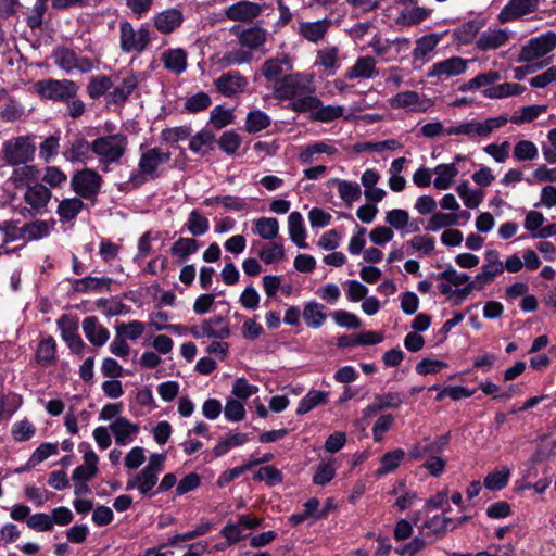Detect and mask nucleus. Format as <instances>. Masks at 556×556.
<instances>
[{"instance_id": "21", "label": "nucleus", "mask_w": 556, "mask_h": 556, "mask_svg": "<svg viewBox=\"0 0 556 556\" xmlns=\"http://www.w3.org/2000/svg\"><path fill=\"white\" fill-rule=\"evenodd\" d=\"M378 75L377 61L369 55L358 58L345 73L349 79H371Z\"/></svg>"}, {"instance_id": "45", "label": "nucleus", "mask_w": 556, "mask_h": 556, "mask_svg": "<svg viewBox=\"0 0 556 556\" xmlns=\"http://www.w3.org/2000/svg\"><path fill=\"white\" fill-rule=\"evenodd\" d=\"M112 87L113 81L109 76H92L87 86V93L91 99L97 100L103 94H105Z\"/></svg>"}, {"instance_id": "48", "label": "nucleus", "mask_w": 556, "mask_h": 556, "mask_svg": "<svg viewBox=\"0 0 556 556\" xmlns=\"http://www.w3.org/2000/svg\"><path fill=\"white\" fill-rule=\"evenodd\" d=\"M258 257L265 264H273L285 258V249L281 242L271 241L262 247Z\"/></svg>"}, {"instance_id": "31", "label": "nucleus", "mask_w": 556, "mask_h": 556, "mask_svg": "<svg viewBox=\"0 0 556 556\" xmlns=\"http://www.w3.org/2000/svg\"><path fill=\"white\" fill-rule=\"evenodd\" d=\"M302 315L306 326L313 329L320 328L327 319L326 307L315 301L307 302L304 305Z\"/></svg>"}, {"instance_id": "43", "label": "nucleus", "mask_w": 556, "mask_h": 556, "mask_svg": "<svg viewBox=\"0 0 556 556\" xmlns=\"http://www.w3.org/2000/svg\"><path fill=\"white\" fill-rule=\"evenodd\" d=\"M457 225V218L453 212L444 213L441 211H434L432 216L428 219L425 229L427 231H439L443 228L452 227Z\"/></svg>"}, {"instance_id": "59", "label": "nucleus", "mask_w": 556, "mask_h": 556, "mask_svg": "<svg viewBox=\"0 0 556 556\" xmlns=\"http://www.w3.org/2000/svg\"><path fill=\"white\" fill-rule=\"evenodd\" d=\"M199 249V242L193 238H179L170 248L173 255L186 258L195 253Z\"/></svg>"}, {"instance_id": "11", "label": "nucleus", "mask_w": 556, "mask_h": 556, "mask_svg": "<svg viewBox=\"0 0 556 556\" xmlns=\"http://www.w3.org/2000/svg\"><path fill=\"white\" fill-rule=\"evenodd\" d=\"M54 63L65 71L71 73L77 70L80 73H88L93 70V62L89 58L79 56L73 50L66 47H58L52 54Z\"/></svg>"}, {"instance_id": "17", "label": "nucleus", "mask_w": 556, "mask_h": 556, "mask_svg": "<svg viewBox=\"0 0 556 556\" xmlns=\"http://www.w3.org/2000/svg\"><path fill=\"white\" fill-rule=\"evenodd\" d=\"M485 263L482 266L481 273H479L475 279L480 285V288H484L494 280V278L504 271V265L500 260V253L496 250H486L484 253Z\"/></svg>"}, {"instance_id": "47", "label": "nucleus", "mask_w": 556, "mask_h": 556, "mask_svg": "<svg viewBox=\"0 0 556 556\" xmlns=\"http://www.w3.org/2000/svg\"><path fill=\"white\" fill-rule=\"evenodd\" d=\"M58 453V445L53 443H41L31 454L29 459L26 463V466L20 470L18 472L33 468L40 464L41 462L46 460L51 455H54Z\"/></svg>"}, {"instance_id": "12", "label": "nucleus", "mask_w": 556, "mask_h": 556, "mask_svg": "<svg viewBox=\"0 0 556 556\" xmlns=\"http://www.w3.org/2000/svg\"><path fill=\"white\" fill-rule=\"evenodd\" d=\"M468 61L460 56H452L446 60L434 63L427 76L428 78H434L437 83H442L451 77L459 76L466 72Z\"/></svg>"}, {"instance_id": "44", "label": "nucleus", "mask_w": 556, "mask_h": 556, "mask_svg": "<svg viewBox=\"0 0 556 556\" xmlns=\"http://www.w3.org/2000/svg\"><path fill=\"white\" fill-rule=\"evenodd\" d=\"M266 41V33L260 27H250L242 30L239 36V42L241 47L249 49H256Z\"/></svg>"}, {"instance_id": "20", "label": "nucleus", "mask_w": 556, "mask_h": 556, "mask_svg": "<svg viewBox=\"0 0 556 556\" xmlns=\"http://www.w3.org/2000/svg\"><path fill=\"white\" fill-rule=\"evenodd\" d=\"M109 429L113 433L117 445H126L130 443L139 432V426L125 417L115 418V420L109 426Z\"/></svg>"}, {"instance_id": "25", "label": "nucleus", "mask_w": 556, "mask_h": 556, "mask_svg": "<svg viewBox=\"0 0 556 556\" xmlns=\"http://www.w3.org/2000/svg\"><path fill=\"white\" fill-rule=\"evenodd\" d=\"M261 5L251 1H239L226 10V16L231 21L248 22L256 17Z\"/></svg>"}, {"instance_id": "1", "label": "nucleus", "mask_w": 556, "mask_h": 556, "mask_svg": "<svg viewBox=\"0 0 556 556\" xmlns=\"http://www.w3.org/2000/svg\"><path fill=\"white\" fill-rule=\"evenodd\" d=\"M313 77L301 73L283 75L274 85V94L280 100H290L289 109L296 113H306L319 105L314 96Z\"/></svg>"}, {"instance_id": "24", "label": "nucleus", "mask_w": 556, "mask_h": 556, "mask_svg": "<svg viewBox=\"0 0 556 556\" xmlns=\"http://www.w3.org/2000/svg\"><path fill=\"white\" fill-rule=\"evenodd\" d=\"M83 330L86 338L94 346L104 345L110 338V331L101 324H99L97 317L94 316L86 317L83 320Z\"/></svg>"}, {"instance_id": "42", "label": "nucleus", "mask_w": 556, "mask_h": 556, "mask_svg": "<svg viewBox=\"0 0 556 556\" xmlns=\"http://www.w3.org/2000/svg\"><path fill=\"white\" fill-rule=\"evenodd\" d=\"M84 203L79 198L64 199L58 206V214L62 222H70L81 212Z\"/></svg>"}, {"instance_id": "28", "label": "nucleus", "mask_w": 556, "mask_h": 556, "mask_svg": "<svg viewBox=\"0 0 556 556\" xmlns=\"http://www.w3.org/2000/svg\"><path fill=\"white\" fill-rule=\"evenodd\" d=\"M161 60L167 71L177 75L182 74L187 68V52L181 48L164 51Z\"/></svg>"}, {"instance_id": "3", "label": "nucleus", "mask_w": 556, "mask_h": 556, "mask_svg": "<svg viewBox=\"0 0 556 556\" xmlns=\"http://www.w3.org/2000/svg\"><path fill=\"white\" fill-rule=\"evenodd\" d=\"M127 147V136L122 132L102 136L93 140V154L98 156L102 165L109 166L121 161Z\"/></svg>"}, {"instance_id": "40", "label": "nucleus", "mask_w": 556, "mask_h": 556, "mask_svg": "<svg viewBox=\"0 0 556 556\" xmlns=\"http://www.w3.org/2000/svg\"><path fill=\"white\" fill-rule=\"evenodd\" d=\"M329 394L319 390H311L300 402L296 408L298 415H304L313 408L326 404Z\"/></svg>"}, {"instance_id": "38", "label": "nucleus", "mask_w": 556, "mask_h": 556, "mask_svg": "<svg viewBox=\"0 0 556 556\" xmlns=\"http://www.w3.org/2000/svg\"><path fill=\"white\" fill-rule=\"evenodd\" d=\"M254 233L263 240L271 241L279 232V222L274 217H260L253 222Z\"/></svg>"}, {"instance_id": "54", "label": "nucleus", "mask_w": 556, "mask_h": 556, "mask_svg": "<svg viewBox=\"0 0 556 556\" xmlns=\"http://www.w3.org/2000/svg\"><path fill=\"white\" fill-rule=\"evenodd\" d=\"M269 125V116L260 110L251 111L245 119V130L250 134L258 132Z\"/></svg>"}, {"instance_id": "27", "label": "nucleus", "mask_w": 556, "mask_h": 556, "mask_svg": "<svg viewBox=\"0 0 556 556\" xmlns=\"http://www.w3.org/2000/svg\"><path fill=\"white\" fill-rule=\"evenodd\" d=\"M4 103L0 106V119L7 123L21 121L25 116V106L22 102L9 94L2 98Z\"/></svg>"}, {"instance_id": "23", "label": "nucleus", "mask_w": 556, "mask_h": 556, "mask_svg": "<svg viewBox=\"0 0 556 556\" xmlns=\"http://www.w3.org/2000/svg\"><path fill=\"white\" fill-rule=\"evenodd\" d=\"M182 21V12L173 8L157 13L154 16V26L163 34H170L181 25Z\"/></svg>"}, {"instance_id": "4", "label": "nucleus", "mask_w": 556, "mask_h": 556, "mask_svg": "<svg viewBox=\"0 0 556 556\" xmlns=\"http://www.w3.org/2000/svg\"><path fill=\"white\" fill-rule=\"evenodd\" d=\"M508 122V117L505 115H500L496 117H489L484 122L477 121H468L460 123L456 126L447 127L445 134L448 136L452 135H462L467 137L470 140H475L477 138H486L489 137L495 129H498L505 126Z\"/></svg>"}, {"instance_id": "14", "label": "nucleus", "mask_w": 556, "mask_h": 556, "mask_svg": "<svg viewBox=\"0 0 556 556\" xmlns=\"http://www.w3.org/2000/svg\"><path fill=\"white\" fill-rule=\"evenodd\" d=\"M450 432H446L434 440H431L429 437H425L420 442L415 443L410 447L408 456L414 460H418L424 458L426 455H429V457L432 455H439L450 444Z\"/></svg>"}, {"instance_id": "6", "label": "nucleus", "mask_w": 556, "mask_h": 556, "mask_svg": "<svg viewBox=\"0 0 556 556\" xmlns=\"http://www.w3.org/2000/svg\"><path fill=\"white\" fill-rule=\"evenodd\" d=\"M151 42L150 30L147 26L135 29L128 21L119 23V48L125 53H141Z\"/></svg>"}, {"instance_id": "46", "label": "nucleus", "mask_w": 556, "mask_h": 556, "mask_svg": "<svg viewBox=\"0 0 556 556\" xmlns=\"http://www.w3.org/2000/svg\"><path fill=\"white\" fill-rule=\"evenodd\" d=\"M404 457H405V452L402 448H395L391 452L386 453L381 457V466L377 470V475L383 476L391 471H394L401 465Z\"/></svg>"}, {"instance_id": "36", "label": "nucleus", "mask_w": 556, "mask_h": 556, "mask_svg": "<svg viewBox=\"0 0 556 556\" xmlns=\"http://www.w3.org/2000/svg\"><path fill=\"white\" fill-rule=\"evenodd\" d=\"M433 173L435 174V179L433 181L434 187L438 190H446L453 185L454 179L458 174V169L454 163L440 164L435 166Z\"/></svg>"}, {"instance_id": "22", "label": "nucleus", "mask_w": 556, "mask_h": 556, "mask_svg": "<svg viewBox=\"0 0 556 556\" xmlns=\"http://www.w3.org/2000/svg\"><path fill=\"white\" fill-rule=\"evenodd\" d=\"M330 18H323L314 22H300L298 33L309 42H318L323 40L331 27Z\"/></svg>"}, {"instance_id": "52", "label": "nucleus", "mask_w": 556, "mask_h": 556, "mask_svg": "<svg viewBox=\"0 0 556 556\" xmlns=\"http://www.w3.org/2000/svg\"><path fill=\"white\" fill-rule=\"evenodd\" d=\"M55 341L52 337L42 339L37 348L36 357L39 364L46 366L55 359Z\"/></svg>"}, {"instance_id": "2", "label": "nucleus", "mask_w": 556, "mask_h": 556, "mask_svg": "<svg viewBox=\"0 0 556 556\" xmlns=\"http://www.w3.org/2000/svg\"><path fill=\"white\" fill-rule=\"evenodd\" d=\"M172 153L162 148L154 147L144 150L138 162V170L129 177V182L135 187L143 185L148 180H154L161 176L159 167L170 160Z\"/></svg>"}, {"instance_id": "41", "label": "nucleus", "mask_w": 556, "mask_h": 556, "mask_svg": "<svg viewBox=\"0 0 556 556\" xmlns=\"http://www.w3.org/2000/svg\"><path fill=\"white\" fill-rule=\"evenodd\" d=\"M137 86L138 78L135 74H130L124 77L122 84L115 87L114 90L110 93L111 101L113 103L126 101L137 88Z\"/></svg>"}, {"instance_id": "37", "label": "nucleus", "mask_w": 556, "mask_h": 556, "mask_svg": "<svg viewBox=\"0 0 556 556\" xmlns=\"http://www.w3.org/2000/svg\"><path fill=\"white\" fill-rule=\"evenodd\" d=\"M455 528H457L455 520L444 515H435L421 526V529H428L430 533L439 536L445 535Z\"/></svg>"}, {"instance_id": "32", "label": "nucleus", "mask_w": 556, "mask_h": 556, "mask_svg": "<svg viewBox=\"0 0 556 556\" xmlns=\"http://www.w3.org/2000/svg\"><path fill=\"white\" fill-rule=\"evenodd\" d=\"M157 475L146 469H141L136 476L128 479L126 490L137 489L142 495H148L156 485Z\"/></svg>"}, {"instance_id": "64", "label": "nucleus", "mask_w": 556, "mask_h": 556, "mask_svg": "<svg viewBox=\"0 0 556 556\" xmlns=\"http://www.w3.org/2000/svg\"><path fill=\"white\" fill-rule=\"evenodd\" d=\"M456 190L464 204L469 208H476L482 201V193L480 191H471L467 182H462Z\"/></svg>"}, {"instance_id": "58", "label": "nucleus", "mask_w": 556, "mask_h": 556, "mask_svg": "<svg viewBox=\"0 0 556 556\" xmlns=\"http://www.w3.org/2000/svg\"><path fill=\"white\" fill-rule=\"evenodd\" d=\"M479 29L478 22L469 21L454 30V38L462 45L470 43L477 37Z\"/></svg>"}, {"instance_id": "60", "label": "nucleus", "mask_w": 556, "mask_h": 556, "mask_svg": "<svg viewBox=\"0 0 556 556\" xmlns=\"http://www.w3.org/2000/svg\"><path fill=\"white\" fill-rule=\"evenodd\" d=\"M211 103L212 101L207 93L198 92L185 101L184 108L189 113H199L206 110Z\"/></svg>"}, {"instance_id": "34", "label": "nucleus", "mask_w": 556, "mask_h": 556, "mask_svg": "<svg viewBox=\"0 0 556 556\" xmlns=\"http://www.w3.org/2000/svg\"><path fill=\"white\" fill-rule=\"evenodd\" d=\"M202 332L205 337L226 339L230 336V328L224 317L215 316L202 321Z\"/></svg>"}, {"instance_id": "62", "label": "nucleus", "mask_w": 556, "mask_h": 556, "mask_svg": "<svg viewBox=\"0 0 556 556\" xmlns=\"http://www.w3.org/2000/svg\"><path fill=\"white\" fill-rule=\"evenodd\" d=\"M431 11L422 7L406 9L401 13V21L404 25L418 24L430 15Z\"/></svg>"}, {"instance_id": "57", "label": "nucleus", "mask_w": 556, "mask_h": 556, "mask_svg": "<svg viewBox=\"0 0 556 556\" xmlns=\"http://www.w3.org/2000/svg\"><path fill=\"white\" fill-rule=\"evenodd\" d=\"M116 333L125 340H136L140 338L144 331V324L139 320L129 323H121L115 326Z\"/></svg>"}, {"instance_id": "8", "label": "nucleus", "mask_w": 556, "mask_h": 556, "mask_svg": "<svg viewBox=\"0 0 556 556\" xmlns=\"http://www.w3.org/2000/svg\"><path fill=\"white\" fill-rule=\"evenodd\" d=\"M103 179L98 172L84 168L76 172L71 179L73 191L86 200H94L101 190Z\"/></svg>"}, {"instance_id": "26", "label": "nucleus", "mask_w": 556, "mask_h": 556, "mask_svg": "<svg viewBox=\"0 0 556 556\" xmlns=\"http://www.w3.org/2000/svg\"><path fill=\"white\" fill-rule=\"evenodd\" d=\"M93 153V141L89 143L85 138L77 137L72 140L65 152V157L71 162L87 163Z\"/></svg>"}, {"instance_id": "18", "label": "nucleus", "mask_w": 556, "mask_h": 556, "mask_svg": "<svg viewBox=\"0 0 556 556\" xmlns=\"http://www.w3.org/2000/svg\"><path fill=\"white\" fill-rule=\"evenodd\" d=\"M292 70V60L288 54H281L266 60L262 67L261 74L267 81L280 80V76L287 75L286 73Z\"/></svg>"}, {"instance_id": "61", "label": "nucleus", "mask_w": 556, "mask_h": 556, "mask_svg": "<svg viewBox=\"0 0 556 556\" xmlns=\"http://www.w3.org/2000/svg\"><path fill=\"white\" fill-rule=\"evenodd\" d=\"M60 136L52 135L46 138L39 147V155L45 162H50L59 152Z\"/></svg>"}, {"instance_id": "55", "label": "nucleus", "mask_w": 556, "mask_h": 556, "mask_svg": "<svg viewBox=\"0 0 556 556\" xmlns=\"http://www.w3.org/2000/svg\"><path fill=\"white\" fill-rule=\"evenodd\" d=\"M186 227L192 236H202L207 232L210 223L199 211L193 210L188 216Z\"/></svg>"}, {"instance_id": "50", "label": "nucleus", "mask_w": 556, "mask_h": 556, "mask_svg": "<svg viewBox=\"0 0 556 556\" xmlns=\"http://www.w3.org/2000/svg\"><path fill=\"white\" fill-rule=\"evenodd\" d=\"M336 148L326 142H316L314 144L307 146L299 155V160L303 164H311L314 161V156L316 154L326 153L331 155L336 152Z\"/></svg>"}, {"instance_id": "13", "label": "nucleus", "mask_w": 556, "mask_h": 556, "mask_svg": "<svg viewBox=\"0 0 556 556\" xmlns=\"http://www.w3.org/2000/svg\"><path fill=\"white\" fill-rule=\"evenodd\" d=\"M540 0H509L497 15L501 24L514 22L538 11Z\"/></svg>"}, {"instance_id": "15", "label": "nucleus", "mask_w": 556, "mask_h": 556, "mask_svg": "<svg viewBox=\"0 0 556 556\" xmlns=\"http://www.w3.org/2000/svg\"><path fill=\"white\" fill-rule=\"evenodd\" d=\"M214 85L223 96L233 97L245 90L248 79L238 71H230L215 79Z\"/></svg>"}, {"instance_id": "30", "label": "nucleus", "mask_w": 556, "mask_h": 556, "mask_svg": "<svg viewBox=\"0 0 556 556\" xmlns=\"http://www.w3.org/2000/svg\"><path fill=\"white\" fill-rule=\"evenodd\" d=\"M440 39L441 37L437 34H429L419 38L413 50L414 61L428 62Z\"/></svg>"}, {"instance_id": "7", "label": "nucleus", "mask_w": 556, "mask_h": 556, "mask_svg": "<svg viewBox=\"0 0 556 556\" xmlns=\"http://www.w3.org/2000/svg\"><path fill=\"white\" fill-rule=\"evenodd\" d=\"M34 88L41 98L54 101H68L75 98L78 91L77 84L68 79H42L38 80Z\"/></svg>"}, {"instance_id": "19", "label": "nucleus", "mask_w": 556, "mask_h": 556, "mask_svg": "<svg viewBox=\"0 0 556 556\" xmlns=\"http://www.w3.org/2000/svg\"><path fill=\"white\" fill-rule=\"evenodd\" d=\"M510 36L511 33L507 29L489 28L478 37L476 47L481 51L495 50L505 46Z\"/></svg>"}, {"instance_id": "63", "label": "nucleus", "mask_w": 556, "mask_h": 556, "mask_svg": "<svg viewBox=\"0 0 556 556\" xmlns=\"http://www.w3.org/2000/svg\"><path fill=\"white\" fill-rule=\"evenodd\" d=\"M374 400L378 404V408H399L404 403L403 394L399 392H388L384 394H376Z\"/></svg>"}, {"instance_id": "53", "label": "nucleus", "mask_w": 556, "mask_h": 556, "mask_svg": "<svg viewBox=\"0 0 556 556\" xmlns=\"http://www.w3.org/2000/svg\"><path fill=\"white\" fill-rule=\"evenodd\" d=\"M510 477V469L508 467H502L501 470L490 472L484 479V486L492 491L504 489Z\"/></svg>"}, {"instance_id": "9", "label": "nucleus", "mask_w": 556, "mask_h": 556, "mask_svg": "<svg viewBox=\"0 0 556 556\" xmlns=\"http://www.w3.org/2000/svg\"><path fill=\"white\" fill-rule=\"evenodd\" d=\"M51 198V190L43 184L35 182L34 185L28 186L23 195V200L28 206L23 208V215L25 216V212L30 216L43 214L47 212V206Z\"/></svg>"}, {"instance_id": "16", "label": "nucleus", "mask_w": 556, "mask_h": 556, "mask_svg": "<svg viewBox=\"0 0 556 556\" xmlns=\"http://www.w3.org/2000/svg\"><path fill=\"white\" fill-rule=\"evenodd\" d=\"M62 339L74 353H81L85 343L78 334V321L70 315H62L58 320Z\"/></svg>"}, {"instance_id": "56", "label": "nucleus", "mask_w": 556, "mask_h": 556, "mask_svg": "<svg viewBox=\"0 0 556 556\" xmlns=\"http://www.w3.org/2000/svg\"><path fill=\"white\" fill-rule=\"evenodd\" d=\"M536 146L530 140L518 141L513 151L514 157L519 162L532 161L538 157Z\"/></svg>"}, {"instance_id": "29", "label": "nucleus", "mask_w": 556, "mask_h": 556, "mask_svg": "<svg viewBox=\"0 0 556 556\" xmlns=\"http://www.w3.org/2000/svg\"><path fill=\"white\" fill-rule=\"evenodd\" d=\"M339 48L327 47L316 53L315 66L323 67L328 75H333L340 67Z\"/></svg>"}, {"instance_id": "10", "label": "nucleus", "mask_w": 556, "mask_h": 556, "mask_svg": "<svg viewBox=\"0 0 556 556\" xmlns=\"http://www.w3.org/2000/svg\"><path fill=\"white\" fill-rule=\"evenodd\" d=\"M556 47V34L553 31H548L539 37H534L530 39L527 45H525L519 54V62H531L539 58L546 55Z\"/></svg>"}, {"instance_id": "33", "label": "nucleus", "mask_w": 556, "mask_h": 556, "mask_svg": "<svg viewBox=\"0 0 556 556\" xmlns=\"http://www.w3.org/2000/svg\"><path fill=\"white\" fill-rule=\"evenodd\" d=\"M288 231L291 241L300 249L307 248L306 231L303 224V217L299 212H292L288 217Z\"/></svg>"}, {"instance_id": "35", "label": "nucleus", "mask_w": 556, "mask_h": 556, "mask_svg": "<svg viewBox=\"0 0 556 556\" xmlns=\"http://www.w3.org/2000/svg\"><path fill=\"white\" fill-rule=\"evenodd\" d=\"M112 282L111 278L108 277H84L76 279L73 282V290L80 293L90 291L109 290Z\"/></svg>"}, {"instance_id": "39", "label": "nucleus", "mask_w": 556, "mask_h": 556, "mask_svg": "<svg viewBox=\"0 0 556 556\" xmlns=\"http://www.w3.org/2000/svg\"><path fill=\"white\" fill-rule=\"evenodd\" d=\"M307 113H311L312 121L329 123L343 116L344 108L341 105L324 106L323 102L319 100V105L314 108L312 111H308Z\"/></svg>"}, {"instance_id": "5", "label": "nucleus", "mask_w": 556, "mask_h": 556, "mask_svg": "<svg viewBox=\"0 0 556 556\" xmlns=\"http://www.w3.org/2000/svg\"><path fill=\"white\" fill-rule=\"evenodd\" d=\"M34 135L13 137L2 146V159L12 166L26 164L35 156L36 144Z\"/></svg>"}, {"instance_id": "49", "label": "nucleus", "mask_w": 556, "mask_h": 556, "mask_svg": "<svg viewBox=\"0 0 556 556\" xmlns=\"http://www.w3.org/2000/svg\"><path fill=\"white\" fill-rule=\"evenodd\" d=\"M22 165L16 167L11 176V181L15 187H21L28 181H36L39 176V170L34 165Z\"/></svg>"}, {"instance_id": "51", "label": "nucleus", "mask_w": 556, "mask_h": 556, "mask_svg": "<svg viewBox=\"0 0 556 556\" xmlns=\"http://www.w3.org/2000/svg\"><path fill=\"white\" fill-rule=\"evenodd\" d=\"M523 88L516 83H504L484 90V96L490 99H501L521 93Z\"/></svg>"}]
</instances>
